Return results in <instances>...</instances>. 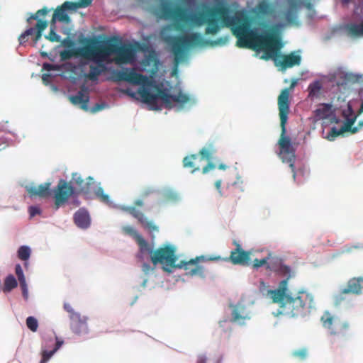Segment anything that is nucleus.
Segmentation results:
<instances>
[{
	"label": "nucleus",
	"mask_w": 363,
	"mask_h": 363,
	"mask_svg": "<svg viewBox=\"0 0 363 363\" xmlns=\"http://www.w3.org/2000/svg\"><path fill=\"white\" fill-rule=\"evenodd\" d=\"M74 194V187L64 179H60L54 189L55 205L58 208Z\"/></svg>",
	"instance_id": "obj_12"
},
{
	"label": "nucleus",
	"mask_w": 363,
	"mask_h": 363,
	"mask_svg": "<svg viewBox=\"0 0 363 363\" xmlns=\"http://www.w3.org/2000/svg\"><path fill=\"white\" fill-rule=\"evenodd\" d=\"M267 269L274 272L279 275L286 276L287 281L291 277V269L290 267L284 264L283 261L278 257L269 258V264H267Z\"/></svg>",
	"instance_id": "obj_16"
},
{
	"label": "nucleus",
	"mask_w": 363,
	"mask_h": 363,
	"mask_svg": "<svg viewBox=\"0 0 363 363\" xmlns=\"http://www.w3.org/2000/svg\"><path fill=\"white\" fill-rule=\"evenodd\" d=\"M56 26L55 24H52L50 22V30L48 35L45 36V38L49 40L50 42H60V36L57 35L55 32Z\"/></svg>",
	"instance_id": "obj_33"
},
{
	"label": "nucleus",
	"mask_w": 363,
	"mask_h": 363,
	"mask_svg": "<svg viewBox=\"0 0 363 363\" xmlns=\"http://www.w3.org/2000/svg\"><path fill=\"white\" fill-rule=\"evenodd\" d=\"M183 162L184 167L189 169L191 173H194L200 169L199 166L195 164L194 160H183Z\"/></svg>",
	"instance_id": "obj_38"
},
{
	"label": "nucleus",
	"mask_w": 363,
	"mask_h": 363,
	"mask_svg": "<svg viewBox=\"0 0 363 363\" xmlns=\"http://www.w3.org/2000/svg\"><path fill=\"white\" fill-rule=\"evenodd\" d=\"M18 282L13 275L9 274L4 279V284L2 288L4 293H9L16 288Z\"/></svg>",
	"instance_id": "obj_26"
},
{
	"label": "nucleus",
	"mask_w": 363,
	"mask_h": 363,
	"mask_svg": "<svg viewBox=\"0 0 363 363\" xmlns=\"http://www.w3.org/2000/svg\"><path fill=\"white\" fill-rule=\"evenodd\" d=\"M62 43L64 46L67 47V48H70L74 45L73 41L69 38L64 39Z\"/></svg>",
	"instance_id": "obj_50"
},
{
	"label": "nucleus",
	"mask_w": 363,
	"mask_h": 363,
	"mask_svg": "<svg viewBox=\"0 0 363 363\" xmlns=\"http://www.w3.org/2000/svg\"><path fill=\"white\" fill-rule=\"evenodd\" d=\"M359 3L358 4V5L355 7V9H354V12L355 13H358L359 11L360 12L362 11L363 10V0H359Z\"/></svg>",
	"instance_id": "obj_53"
},
{
	"label": "nucleus",
	"mask_w": 363,
	"mask_h": 363,
	"mask_svg": "<svg viewBox=\"0 0 363 363\" xmlns=\"http://www.w3.org/2000/svg\"><path fill=\"white\" fill-rule=\"evenodd\" d=\"M362 112H363V100H362V104H361L359 110V113H361Z\"/></svg>",
	"instance_id": "obj_64"
},
{
	"label": "nucleus",
	"mask_w": 363,
	"mask_h": 363,
	"mask_svg": "<svg viewBox=\"0 0 363 363\" xmlns=\"http://www.w3.org/2000/svg\"><path fill=\"white\" fill-rule=\"evenodd\" d=\"M253 13L255 16L259 18H265L273 13V9L269 3L266 1H262L256 6Z\"/></svg>",
	"instance_id": "obj_23"
},
{
	"label": "nucleus",
	"mask_w": 363,
	"mask_h": 363,
	"mask_svg": "<svg viewBox=\"0 0 363 363\" xmlns=\"http://www.w3.org/2000/svg\"><path fill=\"white\" fill-rule=\"evenodd\" d=\"M15 272L19 281L26 279L22 267L19 264H17L16 265Z\"/></svg>",
	"instance_id": "obj_42"
},
{
	"label": "nucleus",
	"mask_w": 363,
	"mask_h": 363,
	"mask_svg": "<svg viewBox=\"0 0 363 363\" xmlns=\"http://www.w3.org/2000/svg\"><path fill=\"white\" fill-rule=\"evenodd\" d=\"M70 320L71 329L75 334L82 335L88 332L86 317H82L80 314L73 315Z\"/></svg>",
	"instance_id": "obj_19"
},
{
	"label": "nucleus",
	"mask_w": 363,
	"mask_h": 363,
	"mask_svg": "<svg viewBox=\"0 0 363 363\" xmlns=\"http://www.w3.org/2000/svg\"><path fill=\"white\" fill-rule=\"evenodd\" d=\"M29 213L30 217H34L40 213V209L38 206H30L29 207Z\"/></svg>",
	"instance_id": "obj_47"
},
{
	"label": "nucleus",
	"mask_w": 363,
	"mask_h": 363,
	"mask_svg": "<svg viewBox=\"0 0 363 363\" xmlns=\"http://www.w3.org/2000/svg\"><path fill=\"white\" fill-rule=\"evenodd\" d=\"M72 182L77 186L79 193L83 194L89 197L93 192L95 188V182L91 177L86 178V181L82 178L78 173L72 174Z\"/></svg>",
	"instance_id": "obj_15"
},
{
	"label": "nucleus",
	"mask_w": 363,
	"mask_h": 363,
	"mask_svg": "<svg viewBox=\"0 0 363 363\" xmlns=\"http://www.w3.org/2000/svg\"><path fill=\"white\" fill-rule=\"evenodd\" d=\"M64 309L69 313V318L71 319L73 315H79V313L77 312H75L72 306L68 303H64Z\"/></svg>",
	"instance_id": "obj_45"
},
{
	"label": "nucleus",
	"mask_w": 363,
	"mask_h": 363,
	"mask_svg": "<svg viewBox=\"0 0 363 363\" xmlns=\"http://www.w3.org/2000/svg\"><path fill=\"white\" fill-rule=\"evenodd\" d=\"M198 363H206V358L205 357H200L199 361Z\"/></svg>",
	"instance_id": "obj_63"
},
{
	"label": "nucleus",
	"mask_w": 363,
	"mask_h": 363,
	"mask_svg": "<svg viewBox=\"0 0 363 363\" xmlns=\"http://www.w3.org/2000/svg\"><path fill=\"white\" fill-rule=\"evenodd\" d=\"M19 284L22 291L28 289V286L26 279L20 281Z\"/></svg>",
	"instance_id": "obj_54"
},
{
	"label": "nucleus",
	"mask_w": 363,
	"mask_h": 363,
	"mask_svg": "<svg viewBox=\"0 0 363 363\" xmlns=\"http://www.w3.org/2000/svg\"><path fill=\"white\" fill-rule=\"evenodd\" d=\"M79 55L78 52L76 50H63L60 52V57L62 60H69L73 56Z\"/></svg>",
	"instance_id": "obj_39"
},
{
	"label": "nucleus",
	"mask_w": 363,
	"mask_h": 363,
	"mask_svg": "<svg viewBox=\"0 0 363 363\" xmlns=\"http://www.w3.org/2000/svg\"><path fill=\"white\" fill-rule=\"evenodd\" d=\"M106 105L104 104H96L94 106L90 109L91 113H95L99 111L103 110L105 108Z\"/></svg>",
	"instance_id": "obj_46"
},
{
	"label": "nucleus",
	"mask_w": 363,
	"mask_h": 363,
	"mask_svg": "<svg viewBox=\"0 0 363 363\" xmlns=\"http://www.w3.org/2000/svg\"><path fill=\"white\" fill-rule=\"evenodd\" d=\"M227 188L232 193H233L237 189H238L240 191H243L241 186L240 185L239 182H235L230 184H228Z\"/></svg>",
	"instance_id": "obj_44"
},
{
	"label": "nucleus",
	"mask_w": 363,
	"mask_h": 363,
	"mask_svg": "<svg viewBox=\"0 0 363 363\" xmlns=\"http://www.w3.org/2000/svg\"><path fill=\"white\" fill-rule=\"evenodd\" d=\"M69 99L73 104L80 105L82 109L84 111L89 110L88 103L89 101V97L88 94L85 93L84 88L78 91L76 95L70 96Z\"/></svg>",
	"instance_id": "obj_22"
},
{
	"label": "nucleus",
	"mask_w": 363,
	"mask_h": 363,
	"mask_svg": "<svg viewBox=\"0 0 363 363\" xmlns=\"http://www.w3.org/2000/svg\"><path fill=\"white\" fill-rule=\"evenodd\" d=\"M322 89V84L320 81H315L311 83L308 87V96L314 97L317 96Z\"/></svg>",
	"instance_id": "obj_29"
},
{
	"label": "nucleus",
	"mask_w": 363,
	"mask_h": 363,
	"mask_svg": "<svg viewBox=\"0 0 363 363\" xmlns=\"http://www.w3.org/2000/svg\"><path fill=\"white\" fill-rule=\"evenodd\" d=\"M324 328L329 330L330 335L345 337L349 332V324L338 317L333 316L330 312L325 311L321 317Z\"/></svg>",
	"instance_id": "obj_9"
},
{
	"label": "nucleus",
	"mask_w": 363,
	"mask_h": 363,
	"mask_svg": "<svg viewBox=\"0 0 363 363\" xmlns=\"http://www.w3.org/2000/svg\"><path fill=\"white\" fill-rule=\"evenodd\" d=\"M74 221L80 228L86 229L89 228L91 219L88 211L84 208H79L74 215Z\"/></svg>",
	"instance_id": "obj_20"
},
{
	"label": "nucleus",
	"mask_w": 363,
	"mask_h": 363,
	"mask_svg": "<svg viewBox=\"0 0 363 363\" xmlns=\"http://www.w3.org/2000/svg\"><path fill=\"white\" fill-rule=\"evenodd\" d=\"M226 168H227V166L225 164H221L218 166V169H221V170H225Z\"/></svg>",
	"instance_id": "obj_61"
},
{
	"label": "nucleus",
	"mask_w": 363,
	"mask_h": 363,
	"mask_svg": "<svg viewBox=\"0 0 363 363\" xmlns=\"http://www.w3.org/2000/svg\"><path fill=\"white\" fill-rule=\"evenodd\" d=\"M74 5L75 4H74L73 2L65 1L61 6H57L54 11L50 21L52 24H55L56 21L69 23L70 22V18L67 11L68 10H76V6Z\"/></svg>",
	"instance_id": "obj_14"
},
{
	"label": "nucleus",
	"mask_w": 363,
	"mask_h": 363,
	"mask_svg": "<svg viewBox=\"0 0 363 363\" xmlns=\"http://www.w3.org/2000/svg\"><path fill=\"white\" fill-rule=\"evenodd\" d=\"M330 110L331 105L323 104L318 108L316 109L315 113L318 117L324 118L328 116Z\"/></svg>",
	"instance_id": "obj_32"
},
{
	"label": "nucleus",
	"mask_w": 363,
	"mask_h": 363,
	"mask_svg": "<svg viewBox=\"0 0 363 363\" xmlns=\"http://www.w3.org/2000/svg\"><path fill=\"white\" fill-rule=\"evenodd\" d=\"M216 167V165L211 162L208 163L205 167L202 168V172L203 174L208 172L209 170L213 169Z\"/></svg>",
	"instance_id": "obj_49"
},
{
	"label": "nucleus",
	"mask_w": 363,
	"mask_h": 363,
	"mask_svg": "<svg viewBox=\"0 0 363 363\" xmlns=\"http://www.w3.org/2000/svg\"><path fill=\"white\" fill-rule=\"evenodd\" d=\"M22 294L23 298L27 300L28 298V290H25L22 291Z\"/></svg>",
	"instance_id": "obj_57"
},
{
	"label": "nucleus",
	"mask_w": 363,
	"mask_h": 363,
	"mask_svg": "<svg viewBox=\"0 0 363 363\" xmlns=\"http://www.w3.org/2000/svg\"><path fill=\"white\" fill-rule=\"evenodd\" d=\"M143 205V201L140 199H138L134 202L133 206L124 207L123 210L136 218L141 225L150 233L157 232L159 230L158 227L152 221L148 220L144 213L137 208V207H141Z\"/></svg>",
	"instance_id": "obj_11"
},
{
	"label": "nucleus",
	"mask_w": 363,
	"mask_h": 363,
	"mask_svg": "<svg viewBox=\"0 0 363 363\" xmlns=\"http://www.w3.org/2000/svg\"><path fill=\"white\" fill-rule=\"evenodd\" d=\"M111 79L113 82H127L133 84L141 85L138 94L142 101L147 104L154 105L157 99H160L167 108H173V103L181 106L188 103L189 96L179 91L177 94L172 95L167 89L155 85L154 81L148 77L137 73L134 69L125 68L124 70H114Z\"/></svg>",
	"instance_id": "obj_2"
},
{
	"label": "nucleus",
	"mask_w": 363,
	"mask_h": 363,
	"mask_svg": "<svg viewBox=\"0 0 363 363\" xmlns=\"http://www.w3.org/2000/svg\"><path fill=\"white\" fill-rule=\"evenodd\" d=\"M354 248H356V247L354 246H351V247H345L343 250H342V253H345V252H352V250L354 249Z\"/></svg>",
	"instance_id": "obj_56"
},
{
	"label": "nucleus",
	"mask_w": 363,
	"mask_h": 363,
	"mask_svg": "<svg viewBox=\"0 0 363 363\" xmlns=\"http://www.w3.org/2000/svg\"><path fill=\"white\" fill-rule=\"evenodd\" d=\"M143 271L145 272H147V271L150 269V266L147 264H144L143 266Z\"/></svg>",
	"instance_id": "obj_59"
},
{
	"label": "nucleus",
	"mask_w": 363,
	"mask_h": 363,
	"mask_svg": "<svg viewBox=\"0 0 363 363\" xmlns=\"http://www.w3.org/2000/svg\"><path fill=\"white\" fill-rule=\"evenodd\" d=\"M230 306L232 308V318L230 320L232 323L242 325L245 323L246 320H250V313L244 305L238 303L236 305H230Z\"/></svg>",
	"instance_id": "obj_17"
},
{
	"label": "nucleus",
	"mask_w": 363,
	"mask_h": 363,
	"mask_svg": "<svg viewBox=\"0 0 363 363\" xmlns=\"http://www.w3.org/2000/svg\"><path fill=\"white\" fill-rule=\"evenodd\" d=\"M236 248L232 250L228 257L222 258L220 260L230 262L235 265L248 266L250 264V255L249 251L244 250L240 244L235 243ZM218 259L217 261H218Z\"/></svg>",
	"instance_id": "obj_13"
},
{
	"label": "nucleus",
	"mask_w": 363,
	"mask_h": 363,
	"mask_svg": "<svg viewBox=\"0 0 363 363\" xmlns=\"http://www.w3.org/2000/svg\"><path fill=\"white\" fill-rule=\"evenodd\" d=\"M97 65H91L89 66V72L86 75V77L91 81L98 79L99 76L106 71V67L102 62L104 61H95Z\"/></svg>",
	"instance_id": "obj_24"
},
{
	"label": "nucleus",
	"mask_w": 363,
	"mask_h": 363,
	"mask_svg": "<svg viewBox=\"0 0 363 363\" xmlns=\"http://www.w3.org/2000/svg\"><path fill=\"white\" fill-rule=\"evenodd\" d=\"M296 84H297V80L296 79L293 80L290 85L289 89H293L296 85Z\"/></svg>",
	"instance_id": "obj_60"
},
{
	"label": "nucleus",
	"mask_w": 363,
	"mask_h": 363,
	"mask_svg": "<svg viewBox=\"0 0 363 363\" xmlns=\"http://www.w3.org/2000/svg\"><path fill=\"white\" fill-rule=\"evenodd\" d=\"M81 55L93 61H105L114 55V62L117 65L133 63L135 59V49L130 43H118L110 40L99 46H87L82 50Z\"/></svg>",
	"instance_id": "obj_6"
},
{
	"label": "nucleus",
	"mask_w": 363,
	"mask_h": 363,
	"mask_svg": "<svg viewBox=\"0 0 363 363\" xmlns=\"http://www.w3.org/2000/svg\"><path fill=\"white\" fill-rule=\"evenodd\" d=\"M123 231L130 236H132L138 243L140 250L143 252H152V248L150 247L148 242L140 235L138 231L132 226H125L123 228Z\"/></svg>",
	"instance_id": "obj_18"
},
{
	"label": "nucleus",
	"mask_w": 363,
	"mask_h": 363,
	"mask_svg": "<svg viewBox=\"0 0 363 363\" xmlns=\"http://www.w3.org/2000/svg\"><path fill=\"white\" fill-rule=\"evenodd\" d=\"M18 40L21 45L24 44L28 40V36H27L24 33H23L18 38Z\"/></svg>",
	"instance_id": "obj_52"
},
{
	"label": "nucleus",
	"mask_w": 363,
	"mask_h": 363,
	"mask_svg": "<svg viewBox=\"0 0 363 363\" xmlns=\"http://www.w3.org/2000/svg\"><path fill=\"white\" fill-rule=\"evenodd\" d=\"M52 9H51V10ZM50 11V9H48L47 7H43V9L38 10L35 14H33L30 18L38 21L39 16H45Z\"/></svg>",
	"instance_id": "obj_40"
},
{
	"label": "nucleus",
	"mask_w": 363,
	"mask_h": 363,
	"mask_svg": "<svg viewBox=\"0 0 363 363\" xmlns=\"http://www.w3.org/2000/svg\"><path fill=\"white\" fill-rule=\"evenodd\" d=\"M354 123V118H348L345 123V125L342 127L345 132L350 131L352 133H355L358 132L360 128L363 126V121L359 122L358 123V126L352 127V125Z\"/></svg>",
	"instance_id": "obj_28"
},
{
	"label": "nucleus",
	"mask_w": 363,
	"mask_h": 363,
	"mask_svg": "<svg viewBox=\"0 0 363 363\" xmlns=\"http://www.w3.org/2000/svg\"><path fill=\"white\" fill-rule=\"evenodd\" d=\"M267 294L273 303L279 304L280 313L291 317L306 315L314 304L313 296L307 291H300L295 296L288 293L287 279L281 281L277 289L268 290Z\"/></svg>",
	"instance_id": "obj_3"
},
{
	"label": "nucleus",
	"mask_w": 363,
	"mask_h": 363,
	"mask_svg": "<svg viewBox=\"0 0 363 363\" xmlns=\"http://www.w3.org/2000/svg\"><path fill=\"white\" fill-rule=\"evenodd\" d=\"M56 339V343H55V347H54L53 350H55V352H57V350H59V348L62 346V345L63 344V341L62 340H57V337H55Z\"/></svg>",
	"instance_id": "obj_55"
},
{
	"label": "nucleus",
	"mask_w": 363,
	"mask_h": 363,
	"mask_svg": "<svg viewBox=\"0 0 363 363\" xmlns=\"http://www.w3.org/2000/svg\"><path fill=\"white\" fill-rule=\"evenodd\" d=\"M287 162H290L289 163V166L291 167L292 169V172H294V177H295V172H294V163L291 162L292 160H286Z\"/></svg>",
	"instance_id": "obj_58"
},
{
	"label": "nucleus",
	"mask_w": 363,
	"mask_h": 363,
	"mask_svg": "<svg viewBox=\"0 0 363 363\" xmlns=\"http://www.w3.org/2000/svg\"><path fill=\"white\" fill-rule=\"evenodd\" d=\"M157 14L164 19L174 21L176 30L183 31L185 25L200 27L206 24V35H216L221 28H230L233 34L238 38L236 45L239 48H250L257 52L263 51L261 59H273L277 66L282 70L301 64L299 55L291 52L289 55H279L281 48L279 39L272 33H258L257 29L252 28V20L245 11H235L230 15L226 6H213L205 10L188 13L187 10L180 6L172 8L169 0H159Z\"/></svg>",
	"instance_id": "obj_1"
},
{
	"label": "nucleus",
	"mask_w": 363,
	"mask_h": 363,
	"mask_svg": "<svg viewBox=\"0 0 363 363\" xmlns=\"http://www.w3.org/2000/svg\"><path fill=\"white\" fill-rule=\"evenodd\" d=\"M48 22L44 20L39 19L36 23L35 28H30L27 29L24 33L27 35H33L36 30L35 41H38L42 36V32L47 28Z\"/></svg>",
	"instance_id": "obj_25"
},
{
	"label": "nucleus",
	"mask_w": 363,
	"mask_h": 363,
	"mask_svg": "<svg viewBox=\"0 0 363 363\" xmlns=\"http://www.w3.org/2000/svg\"><path fill=\"white\" fill-rule=\"evenodd\" d=\"M93 0H79L78 2H73L76 6V9L78 8H85L91 5Z\"/></svg>",
	"instance_id": "obj_43"
},
{
	"label": "nucleus",
	"mask_w": 363,
	"mask_h": 363,
	"mask_svg": "<svg viewBox=\"0 0 363 363\" xmlns=\"http://www.w3.org/2000/svg\"><path fill=\"white\" fill-rule=\"evenodd\" d=\"M195 157H196V155H190V156H186V157H184V159H185V160H187V159H195Z\"/></svg>",
	"instance_id": "obj_62"
},
{
	"label": "nucleus",
	"mask_w": 363,
	"mask_h": 363,
	"mask_svg": "<svg viewBox=\"0 0 363 363\" xmlns=\"http://www.w3.org/2000/svg\"><path fill=\"white\" fill-rule=\"evenodd\" d=\"M50 183L45 182L38 186L26 187V190L31 196H39L41 198H47L50 195Z\"/></svg>",
	"instance_id": "obj_21"
},
{
	"label": "nucleus",
	"mask_w": 363,
	"mask_h": 363,
	"mask_svg": "<svg viewBox=\"0 0 363 363\" xmlns=\"http://www.w3.org/2000/svg\"><path fill=\"white\" fill-rule=\"evenodd\" d=\"M43 69L47 71L57 70V66L49 63H44L43 66Z\"/></svg>",
	"instance_id": "obj_48"
},
{
	"label": "nucleus",
	"mask_w": 363,
	"mask_h": 363,
	"mask_svg": "<svg viewBox=\"0 0 363 363\" xmlns=\"http://www.w3.org/2000/svg\"><path fill=\"white\" fill-rule=\"evenodd\" d=\"M269 255L267 257H264L263 259H255L253 261V268L258 269L262 266H266V268L267 269V264H269Z\"/></svg>",
	"instance_id": "obj_37"
},
{
	"label": "nucleus",
	"mask_w": 363,
	"mask_h": 363,
	"mask_svg": "<svg viewBox=\"0 0 363 363\" xmlns=\"http://www.w3.org/2000/svg\"><path fill=\"white\" fill-rule=\"evenodd\" d=\"M92 193L95 194L96 197L99 199L101 202L104 203L106 204L111 203L108 195L104 193L102 187L96 186V185L95 184V188L93 190Z\"/></svg>",
	"instance_id": "obj_27"
},
{
	"label": "nucleus",
	"mask_w": 363,
	"mask_h": 363,
	"mask_svg": "<svg viewBox=\"0 0 363 363\" xmlns=\"http://www.w3.org/2000/svg\"><path fill=\"white\" fill-rule=\"evenodd\" d=\"M55 352V350L50 351L43 350L42 352L41 363H46Z\"/></svg>",
	"instance_id": "obj_41"
},
{
	"label": "nucleus",
	"mask_w": 363,
	"mask_h": 363,
	"mask_svg": "<svg viewBox=\"0 0 363 363\" xmlns=\"http://www.w3.org/2000/svg\"><path fill=\"white\" fill-rule=\"evenodd\" d=\"M151 261L154 265L157 264H162L164 271L171 272L170 268H179L184 269L186 271V274L189 276H199L200 277H205L204 267L199 265V262H206V260H218L220 259V256H199L194 259H191L189 261H181L179 264H176L177 260V255H175V248L171 245H166L164 247H160L155 251L152 250Z\"/></svg>",
	"instance_id": "obj_5"
},
{
	"label": "nucleus",
	"mask_w": 363,
	"mask_h": 363,
	"mask_svg": "<svg viewBox=\"0 0 363 363\" xmlns=\"http://www.w3.org/2000/svg\"><path fill=\"white\" fill-rule=\"evenodd\" d=\"M292 355L301 360H303L307 357L308 350L306 348H301L299 350H294L292 352Z\"/></svg>",
	"instance_id": "obj_36"
},
{
	"label": "nucleus",
	"mask_w": 363,
	"mask_h": 363,
	"mask_svg": "<svg viewBox=\"0 0 363 363\" xmlns=\"http://www.w3.org/2000/svg\"><path fill=\"white\" fill-rule=\"evenodd\" d=\"M168 27L163 28L160 31V37L170 47L176 67L185 59L188 50L191 48L206 45L213 47L223 45L228 41L227 36L220 37L216 40H205L201 34L197 32L182 35H171L168 33Z\"/></svg>",
	"instance_id": "obj_4"
},
{
	"label": "nucleus",
	"mask_w": 363,
	"mask_h": 363,
	"mask_svg": "<svg viewBox=\"0 0 363 363\" xmlns=\"http://www.w3.org/2000/svg\"><path fill=\"white\" fill-rule=\"evenodd\" d=\"M221 183H222V182H221L220 179L217 180L215 182V187L217 189V191H218L220 196H223V194L222 190H221Z\"/></svg>",
	"instance_id": "obj_51"
},
{
	"label": "nucleus",
	"mask_w": 363,
	"mask_h": 363,
	"mask_svg": "<svg viewBox=\"0 0 363 363\" xmlns=\"http://www.w3.org/2000/svg\"><path fill=\"white\" fill-rule=\"evenodd\" d=\"M289 89H284L281 91L278 97V108L280 118V126L281 133L278 144L280 154L287 159L296 157V145L292 143L290 138L286 135V124L289 113Z\"/></svg>",
	"instance_id": "obj_7"
},
{
	"label": "nucleus",
	"mask_w": 363,
	"mask_h": 363,
	"mask_svg": "<svg viewBox=\"0 0 363 363\" xmlns=\"http://www.w3.org/2000/svg\"><path fill=\"white\" fill-rule=\"evenodd\" d=\"M26 325L32 332H36L38 327L37 319L33 316L28 317L26 318Z\"/></svg>",
	"instance_id": "obj_35"
},
{
	"label": "nucleus",
	"mask_w": 363,
	"mask_h": 363,
	"mask_svg": "<svg viewBox=\"0 0 363 363\" xmlns=\"http://www.w3.org/2000/svg\"><path fill=\"white\" fill-rule=\"evenodd\" d=\"M216 152V149L212 145L202 148L199 153L202 159H211Z\"/></svg>",
	"instance_id": "obj_31"
},
{
	"label": "nucleus",
	"mask_w": 363,
	"mask_h": 363,
	"mask_svg": "<svg viewBox=\"0 0 363 363\" xmlns=\"http://www.w3.org/2000/svg\"><path fill=\"white\" fill-rule=\"evenodd\" d=\"M345 131L342 128L338 129L336 127L331 128L330 130L328 133L326 138L330 141L334 140L337 137L342 135Z\"/></svg>",
	"instance_id": "obj_34"
},
{
	"label": "nucleus",
	"mask_w": 363,
	"mask_h": 363,
	"mask_svg": "<svg viewBox=\"0 0 363 363\" xmlns=\"http://www.w3.org/2000/svg\"><path fill=\"white\" fill-rule=\"evenodd\" d=\"M363 289V276L352 277L348 280L347 285L340 289V292L334 296L335 305H340L347 300L349 294L360 295Z\"/></svg>",
	"instance_id": "obj_10"
},
{
	"label": "nucleus",
	"mask_w": 363,
	"mask_h": 363,
	"mask_svg": "<svg viewBox=\"0 0 363 363\" xmlns=\"http://www.w3.org/2000/svg\"><path fill=\"white\" fill-rule=\"evenodd\" d=\"M286 8L282 11L281 17L289 25L298 24V13L301 6L309 11L313 9L311 0H286Z\"/></svg>",
	"instance_id": "obj_8"
},
{
	"label": "nucleus",
	"mask_w": 363,
	"mask_h": 363,
	"mask_svg": "<svg viewBox=\"0 0 363 363\" xmlns=\"http://www.w3.org/2000/svg\"><path fill=\"white\" fill-rule=\"evenodd\" d=\"M17 253L20 259L27 261L30 258L31 250L29 247L23 245L18 248Z\"/></svg>",
	"instance_id": "obj_30"
}]
</instances>
